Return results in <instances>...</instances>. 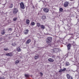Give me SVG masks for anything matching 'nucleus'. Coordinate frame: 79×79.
Instances as JSON below:
<instances>
[{
    "instance_id": "f257e3e1",
    "label": "nucleus",
    "mask_w": 79,
    "mask_h": 79,
    "mask_svg": "<svg viewBox=\"0 0 79 79\" xmlns=\"http://www.w3.org/2000/svg\"><path fill=\"white\" fill-rule=\"evenodd\" d=\"M46 43L47 44H48L50 43L52 41V37H48L46 39Z\"/></svg>"
},
{
    "instance_id": "f03ea898",
    "label": "nucleus",
    "mask_w": 79,
    "mask_h": 79,
    "mask_svg": "<svg viewBox=\"0 0 79 79\" xmlns=\"http://www.w3.org/2000/svg\"><path fill=\"white\" fill-rule=\"evenodd\" d=\"M19 5L21 9H23L24 10V9H25V6H24V3H23V2H21L20 3Z\"/></svg>"
},
{
    "instance_id": "7ed1b4c3",
    "label": "nucleus",
    "mask_w": 79,
    "mask_h": 79,
    "mask_svg": "<svg viewBox=\"0 0 79 79\" xmlns=\"http://www.w3.org/2000/svg\"><path fill=\"white\" fill-rule=\"evenodd\" d=\"M18 12V9L16 8H15L13 9V13L14 15H16V13Z\"/></svg>"
},
{
    "instance_id": "20e7f679",
    "label": "nucleus",
    "mask_w": 79,
    "mask_h": 79,
    "mask_svg": "<svg viewBox=\"0 0 79 79\" xmlns=\"http://www.w3.org/2000/svg\"><path fill=\"white\" fill-rule=\"evenodd\" d=\"M69 5V2L68 1H66L64 2V7H65V8H67V6H68Z\"/></svg>"
},
{
    "instance_id": "39448f33",
    "label": "nucleus",
    "mask_w": 79,
    "mask_h": 79,
    "mask_svg": "<svg viewBox=\"0 0 79 79\" xmlns=\"http://www.w3.org/2000/svg\"><path fill=\"white\" fill-rule=\"evenodd\" d=\"M66 77L68 79H73V77L69 74H66Z\"/></svg>"
},
{
    "instance_id": "423d86ee",
    "label": "nucleus",
    "mask_w": 79,
    "mask_h": 79,
    "mask_svg": "<svg viewBox=\"0 0 79 79\" xmlns=\"http://www.w3.org/2000/svg\"><path fill=\"white\" fill-rule=\"evenodd\" d=\"M6 56H13V52H10L6 54Z\"/></svg>"
},
{
    "instance_id": "0eeeda50",
    "label": "nucleus",
    "mask_w": 79,
    "mask_h": 79,
    "mask_svg": "<svg viewBox=\"0 0 79 79\" xmlns=\"http://www.w3.org/2000/svg\"><path fill=\"white\" fill-rule=\"evenodd\" d=\"M43 11H44L45 13H48V12L49 11V9L47 8H44L43 9Z\"/></svg>"
},
{
    "instance_id": "6e6552de",
    "label": "nucleus",
    "mask_w": 79,
    "mask_h": 79,
    "mask_svg": "<svg viewBox=\"0 0 79 79\" xmlns=\"http://www.w3.org/2000/svg\"><path fill=\"white\" fill-rule=\"evenodd\" d=\"M66 69L65 68H64L63 69H60V70H59V73H61V72H64L65 71H66Z\"/></svg>"
},
{
    "instance_id": "1a4fd4ad",
    "label": "nucleus",
    "mask_w": 79,
    "mask_h": 79,
    "mask_svg": "<svg viewBox=\"0 0 79 79\" xmlns=\"http://www.w3.org/2000/svg\"><path fill=\"white\" fill-rule=\"evenodd\" d=\"M67 47L68 50H70V49L71 48V44H68L67 45Z\"/></svg>"
},
{
    "instance_id": "9d476101",
    "label": "nucleus",
    "mask_w": 79,
    "mask_h": 79,
    "mask_svg": "<svg viewBox=\"0 0 79 79\" xmlns=\"http://www.w3.org/2000/svg\"><path fill=\"white\" fill-rule=\"evenodd\" d=\"M48 61H49V62H51L52 63L53 62V61H54V59H53L52 58H50L48 59Z\"/></svg>"
},
{
    "instance_id": "9b49d317",
    "label": "nucleus",
    "mask_w": 79,
    "mask_h": 79,
    "mask_svg": "<svg viewBox=\"0 0 79 79\" xmlns=\"http://www.w3.org/2000/svg\"><path fill=\"white\" fill-rule=\"evenodd\" d=\"M28 32H29V30L28 29L24 31V34H25V35H27V34H28Z\"/></svg>"
},
{
    "instance_id": "f8f14e48",
    "label": "nucleus",
    "mask_w": 79,
    "mask_h": 79,
    "mask_svg": "<svg viewBox=\"0 0 79 79\" xmlns=\"http://www.w3.org/2000/svg\"><path fill=\"white\" fill-rule=\"evenodd\" d=\"M54 51L55 52H58L60 51V49L58 48H55Z\"/></svg>"
},
{
    "instance_id": "ddd939ff",
    "label": "nucleus",
    "mask_w": 79,
    "mask_h": 79,
    "mask_svg": "<svg viewBox=\"0 0 79 79\" xmlns=\"http://www.w3.org/2000/svg\"><path fill=\"white\" fill-rule=\"evenodd\" d=\"M41 26V25L40 24V23H36V26L38 27H40Z\"/></svg>"
},
{
    "instance_id": "4468645a",
    "label": "nucleus",
    "mask_w": 79,
    "mask_h": 79,
    "mask_svg": "<svg viewBox=\"0 0 79 79\" xmlns=\"http://www.w3.org/2000/svg\"><path fill=\"white\" fill-rule=\"evenodd\" d=\"M1 34L2 35H4L5 34V30L3 29L2 31L1 32Z\"/></svg>"
},
{
    "instance_id": "2eb2a0df",
    "label": "nucleus",
    "mask_w": 79,
    "mask_h": 79,
    "mask_svg": "<svg viewBox=\"0 0 79 79\" xmlns=\"http://www.w3.org/2000/svg\"><path fill=\"white\" fill-rule=\"evenodd\" d=\"M19 60H16L15 62V64H18V63H19Z\"/></svg>"
},
{
    "instance_id": "dca6fc26",
    "label": "nucleus",
    "mask_w": 79,
    "mask_h": 79,
    "mask_svg": "<svg viewBox=\"0 0 79 79\" xmlns=\"http://www.w3.org/2000/svg\"><path fill=\"white\" fill-rule=\"evenodd\" d=\"M39 57V56L38 55H36L35 56L34 58L35 60H37V59Z\"/></svg>"
},
{
    "instance_id": "f3484780",
    "label": "nucleus",
    "mask_w": 79,
    "mask_h": 79,
    "mask_svg": "<svg viewBox=\"0 0 79 79\" xmlns=\"http://www.w3.org/2000/svg\"><path fill=\"white\" fill-rule=\"evenodd\" d=\"M31 42V39H29L27 41L26 43L27 44H29V43Z\"/></svg>"
},
{
    "instance_id": "a211bd4d",
    "label": "nucleus",
    "mask_w": 79,
    "mask_h": 79,
    "mask_svg": "<svg viewBox=\"0 0 79 79\" xmlns=\"http://www.w3.org/2000/svg\"><path fill=\"white\" fill-rule=\"evenodd\" d=\"M26 23L27 24H29V23H30V21H29V20L27 19L26 20Z\"/></svg>"
},
{
    "instance_id": "6ab92c4d",
    "label": "nucleus",
    "mask_w": 79,
    "mask_h": 79,
    "mask_svg": "<svg viewBox=\"0 0 79 79\" xmlns=\"http://www.w3.org/2000/svg\"><path fill=\"white\" fill-rule=\"evenodd\" d=\"M17 50L19 52H21V48H20L19 47L17 48Z\"/></svg>"
},
{
    "instance_id": "aec40b11",
    "label": "nucleus",
    "mask_w": 79,
    "mask_h": 79,
    "mask_svg": "<svg viewBox=\"0 0 79 79\" xmlns=\"http://www.w3.org/2000/svg\"><path fill=\"white\" fill-rule=\"evenodd\" d=\"M40 27H41V28H42V29H44L45 28V27L44 25H41Z\"/></svg>"
},
{
    "instance_id": "412c9836",
    "label": "nucleus",
    "mask_w": 79,
    "mask_h": 79,
    "mask_svg": "<svg viewBox=\"0 0 79 79\" xmlns=\"http://www.w3.org/2000/svg\"><path fill=\"white\" fill-rule=\"evenodd\" d=\"M50 52L51 53H54L55 52V48L52 49H51L50 50Z\"/></svg>"
},
{
    "instance_id": "4be33fe9",
    "label": "nucleus",
    "mask_w": 79,
    "mask_h": 79,
    "mask_svg": "<svg viewBox=\"0 0 79 79\" xmlns=\"http://www.w3.org/2000/svg\"><path fill=\"white\" fill-rule=\"evenodd\" d=\"M4 51H7V50H9V49L7 47H6L4 48Z\"/></svg>"
},
{
    "instance_id": "5701e85b",
    "label": "nucleus",
    "mask_w": 79,
    "mask_h": 79,
    "mask_svg": "<svg viewBox=\"0 0 79 79\" xmlns=\"http://www.w3.org/2000/svg\"><path fill=\"white\" fill-rule=\"evenodd\" d=\"M42 19H46V16L44 15H43L42 17Z\"/></svg>"
},
{
    "instance_id": "b1692460",
    "label": "nucleus",
    "mask_w": 79,
    "mask_h": 79,
    "mask_svg": "<svg viewBox=\"0 0 79 79\" xmlns=\"http://www.w3.org/2000/svg\"><path fill=\"white\" fill-rule=\"evenodd\" d=\"M13 3H11L10 5V6H9V8H13Z\"/></svg>"
},
{
    "instance_id": "393cba45",
    "label": "nucleus",
    "mask_w": 79,
    "mask_h": 79,
    "mask_svg": "<svg viewBox=\"0 0 79 79\" xmlns=\"http://www.w3.org/2000/svg\"><path fill=\"white\" fill-rule=\"evenodd\" d=\"M17 19H18V18H17L16 17H15L13 19V20L14 21H16V20H17Z\"/></svg>"
},
{
    "instance_id": "a878e982",
    "label": "nucleus",
    "mask_w": 79,
    "mask_h": 79,
    "mask_svg": "<svg viewBox=\"0 0 79 79\" xmlns=\"http://www.w3.org/2000/svg\"><path fill=\"white\" fill-rule=\"evenodd\" d=\"M59 11H60L61 12H62L63 11V8H59Z\"/></svg>"
},
{
    "instance_id": "bb28decb",
    "label": "nucleus",
    "mask_w": 79,
    "mask_h": 79,
    "mask_svg": "<svg viewBox=\"0 0 79 79\" xmlns=\"http://www.w3.org/2000/svg\"><path fill=\"white\" fill-rule=\"evenodd\" d=\"M25 77H29V74H25Z\"/></svg>"
},
{
    "instance_id": "cd10ccee",
    "label": "nucleus",
    "mask_w": 79,
    "mask_h": 79,
    "mask_svg": "<svg viewBox=\"0 0 79 79\" xmlns=\"http://www.w3.org/2000/svg\"><path fill=\"white\" fill-rule=\"evenodd\" d=\"M35 24V23L34 22H32L31 23V26H34Z\"/></svg>"
},
{
    "instance_id": "c85d7f7f",
    "label": "nucleus",
    "mask_w": 79,
    "mask_h": 79,
    "mask_svg": "<svg viewBox=\"0 0 79 79\" xmlns=\"http://www.w3.org/2000/svg\"><path fill=\"white\" fill-rule=\"evenodd\" d=\"M8 31H12V28H9L8 29Z\"/></svg>"
},
{
    "instance_id": "c756f323",
    "label": "nucleus",
    "mask_w": 79,
    "mask_h": 79,
    "mask_svg": "<svg viewBox=\"0 0 79 79\" xmlns=\"http://www.w3.org/2000/svg\"><path fill=\"white\" fill-rule=\"evenodd\" d=\"M69 62H67L66 63V65L69 66Z\"/></svg>"
},
{
    "instance_id": "7c9ffc66",
    "label": "nucleus",
    "mask_w": 79,
    "mask_h": 79,
    "mask_svg": "<svg viewBox=\"0 0 79 79\" xmlns=\"http://www.w3.org/2000/svg\"><path fill=\"white\" fill-rule=\"evenodd\" d=\"M40 74L41 75V76H43V73H42V72L40 73Z\"/></svg>"
},
{
    "instance_id": "2f4dec72",
    "label": "nucleus",
    "mask_w": 79,
    "mask_h": 79,
    "mask_svg": "<svg viewBox=\"0 0 79 79\" xmlns=\"http://www.w3.org/2000/svg\"><path fill=\"white\" fill-rule=\"evenodd\" d=\"M0 79H5V78H4V77H1V78H0Z\"/></svg>"
},
{
    "instance_id": "473e14b6",
    "label": "nucleus",
    "mask_w": 79,
    "mask_h": 79,
    "mask_svg": "<svg viewBox=\"0 0 79 79\" xmlns=\"http://www.w3.org/2000/svg\"><path fill=\"white\" fill-rule=\"evenodd\" d=\"M11 45L12 46H15V45H14V44H12Z\"/></svg>"
},
{
    "instance_id": "72a5a7b5",
    "label": "nucleus",
    "mask_w": 79,
    "mask_h": 79,
    "mask_svg": "<svg viewBox=\"0 0 79 79\" xmlns=\"http://www.w3.org/2000/svg\"><path fill=\"white\" fill-rule=\"evenodd\" d=\"M70 1H73V0H69Z\"/></svg>"
},
{
    "instance_id": "f704fd0d",
    "label": "nucleus",
    "mask_w": 79,
    "mask_h": 79,
    "mask_svg": "<svg viewBox=\"0 0 79 79\" xmlns=\"http://www.w3.org/2000/svg\"><path fill=\"white\" fill-rule=\"evenodd\" d=\"M15 45H16V44H15Z\"/></svg>"
}]
</instances>
